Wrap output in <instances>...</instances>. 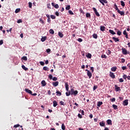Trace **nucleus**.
<instances>
[{
    "label": "nucleus",
    "instance_id": "obj_1",
    "mask_svg": "<svg viewBox=\"0 0 130 130\" xmlns=\"http://www.w3.org/2000/svg\"><path fill=\"white\" fill-rule=\"evenodd\" d=\"M93 11L94 12L95 15H96L98 17H100V14H99V13L98 12V11H97V9H96V8H93Z\"/></svg>",
    "mask_w": 130,
    "mask_h": 130
},
{
    "label": "nucleus",
    "instance_id": "obj_2",
    "mask_svg": "<svg viewBox=\"0 0 130 130\" xmlns=\"http://www.w3.org/2000/svg\"><path fill=\"white\" fill-rule=\"evenodd\" d=\"M99 2L102 4L103 6H105L104 4H107V0H99Z\"/></svg>",
    "mask_w": 130,
    "mask_h": 130
},
{
    "label": "nucleus",
    "instance_id": "obj_3",
    "mask_svg": "<svg viewBox=\"0 0 130 130\" xmlns=\"http://www.w3.org/2000/svg\"><path fill=\"white\" fill-rule=\"evenodd\" d=\"M122 53L123 54L126 55L127 53V50L125 48H122Z\"/></svg>",
    "mask_w": 130,
    "mask_h": 130
},
{
    "label": "nucleus",
    "instance_id": "obj_4",
    "mask_svg": "<svg viewBox=\"0 0 130 130\" xmlns=\"http://www.w3.org/2000/svg\"><path fill=\"white\" fill-rule=\"evenodd\" d=\"M128 100H125L123 102V105L124 106H126V105H128Z\"/></svg>",
    "mask_w": 130,
    "mask_h": 130
},
{
    "label": "nucleus",
    "instance_id": "obj_5",
    "mask_svg": "<svg viewBox=\"0 0 130 130\" xmlns=\"http://www.w3.org/2000/svg\"><path fill=\"white\" fill-rule=\"evenodd\" d=\"M123 78L124 79V80H126V79H127V80L130 81V76H127L126 75H123Z\"/></svg>",
    "mask_w": 130,
    "mask_h": 130
},
{
    "label": "nucleus",
    "instance_id": "obj_6",
    "mask_svg": "<svg viewBox=\"0 0 130 130\" xmlns=\"http://www.w3.org/2000/svg\"><path fill=\"white\" fill-rule=\"evenodd\" d=\"M87 76L89 77V79H91L92 77V73L91 72H90V71H87Z\"/></svg>",
    "mask_w": 130,
    "mask_h": 130
},
{
    "label": "nucleus",
    "instance_id": "obj_7",
    "mask_svg": "<svg viewBox=\"0 0 130 130\" xmlns=\"http://www.w3.org/2000/svg\"><path fill=\"white\" fill-rule=\"evenodd\" d=\"M123 35H125L126 39H128V35H127V32H126V30H124L123 32Z\"/></svg>",
    "mask_w": 130,
    "mask_h": 130
},
{
    "label": "nucleus",
    "instance_id": "obj_8",
    "mask_svg": "<svg viewBox=\"0 0 130 130\" xmlns=\"http://www.w3.org/2000/svg\"><path fill=\"white\" fill-rule=\"evenodd\" d=\"M110 77H111V78H112V79L115 78V75H114V73L112 72H110Z\"/></svg>",
    "mask_w": 130,
    "mask_h": 130
},
{
    "label": "nucleus",
    "instance_id": "obj_9",
    "mask_svg": "<svg viewBox=\"0 0 130 130\" xmlns=\"http://www.w3.org/2000/svg\"><path fill=\"white\" fill-rule=\"evenodd\" d=\"M117 12L118 14H120L121 16H124V12L123 11H120V10H118Z\"/></svg>",
    "mask_w": 130,
    "mask_h": 130
},
{
    "label": "nucleus",
    "instance_id": "obj_10",
    "mask_svg": "<svg viewBox=\"0 0 130 130\" xmlns=\"http://www.w3.org/2000/svg\"><path fill=\"white\" fill-rule=\"evenodd\" d=\"M58 81H56L55 82H53L52 83V85L53 86H54V87H57V86H58Z\"/></svg>",
    "mask_w": 130,
    "mask_h": 130
},
{
    "label": "nucleus",
    "instance_id": "obj_11",
    "mask_svg": "<svg viewBox=\"0 0 130 130\" xmlns=\"http://www.w3.org/2000/svg\"><path fill=\"white\" fill-rule=\"evenodd\" d=\"M115 88L116 89V92H118V91H121L120 87H118L117 85H115Z\"/></svg>",
    "mask_w": 130,
    "mask_h": 130
},
{
    "label": "nucleus",
    "instance_id": "obj_12",
    "mask_svg": "<svg viewBox=\"0 0 130 130\" xmlns=\"http://www.w3.org/2000/svg\"><path fill=\"white\" fill-rule=\"evenodd\" d=\"M78 94V91L75 90L73 92L71 93V95H74V96H77Z\"/></svg>",
    "mask_w": 130,
    "mask_h": 130
},
{
    "label": "nucleus",
    "instance_id": "obj_13",
    "mask_svg": "<svg viewBox=\"0 0 130 130\" xmlns=\"http://www.w3.org/2000/svg\"><path fill=\"white\" fill-rule=\"evenodd\" d=\"M41 84H42L43 87L46 86V82H45V80L42 81Z\"/></svg>",
    "mask_w": 130,
    "mask_h": 130
},
{
    "label": "nucleus",
    "instance_id": "obj_14",
    "mask_svg": "<svg viewBox=\"0 0 130 130\" xmlns=\"http://www.w3.org/2000/svg\"><path fill=\"white\" fill-rule=\"evenodd\" d=\"M58 36H59V37H60V38H62L63 37V34H62V32L60 31L58 32Z\"/></svg>",
    "mask_w": 130,
    "mask_h": 130
},
{
    "label": "nucleus",
    "instance_id": "obj_15",
    "mask_svg": "<svg viewBox=\"0 0 130 130\" xmlns=\"http://www.w3.org/2000/svg\"><path fill=\"white\" fill-rule=\"evenodd\" d=\"M109 32L112 34V35H115V34H116V33H115V32H114V31L111 30V29H110L109 30Z\"/></svg>",
    "mask_w": 130,
    "mask_h": 130
},
{
    "label": "nucleus",
    "instance_id": "obj_16",
    "mask_svg": "<svg viewBox=\"0 0 130 130\" xmlns=\"http://www.w3.org/2000/svg\"><path fill=\"white\" fill-rule=\"evenodd\" d=\"M25 91L27 93H28V94H32V91H31L30 89H25Z\"/></svg>",
    "mask_w": 130,
    "mask_h": 130
},
{
    "label": "nucleus",
    "instance_id": "obj_17",
    "mask_svg": "<svg viewBox=\"0 0 130 130\" xmlns=\"http://www.w3.org/2000/svg\"><path fill=\"white\" fill-rule=\"evenodd\" d=\"M53 104L54 107H56V106H57V102H56V101H54L53 102Z\"/></svg>",
    "mask_w": 130,
    "mask_h": 130
},
{
    "label": "nucleus",
    "instance_id": "obj_18",
    "mask_svg": "<svg viewBox=\"0 0 130 130\" xmlns=\"http://www.w3.org/2000/svg\"><path fill=\"white\" fill-rule=\"evenodd\" d=\"M112 39L115 41V42H118V41H119V39H118V38H117L113 37Z\"/></svg>",
    "mask_w": 130,
    "mask_h": 130
},
{
    "label": "nucleus",
    "instance_id": "obj_19",
    "mask_svg": "<svg viewBox=\"0 0 130 130\" xmlns=\"http://www.w3.org/2000/svg\"><path fill=\"white\" fill-rule=\"evenodd\" d=\"M107 122L108 123V124L111 125L112 124V122L111 121V120L109 119L107 121Z\"/></svg>",
    "mask_w": 130,
    "mask_h": 130
},
{
    "label": "nucleus",
    "instance_id": "obj_20",
    "mask_svg": "<svg viewBox=\"0 0 130 130\" xmlns=\"http://www.w3.org/2000/svg\"><path fill=\"white\" fill-rule=\"evenodd\" d=\"M65 87H66V91H69V84H68V83H65Z\"/></svg>",
    "mask_w": 130,
    "mask_h": 130
},
{
    "label": "nucleus",
    "instance_id": "obj_21",
    "mask_svg": "<svg viewBox=\"0 0 130 130\" xmlns=\"http://www.w3.org/2000/svg\"><path fill=\"white\" fill-rule=\"evenodd\" d=\"M117 69V68H116V67H112L111 70L112 72H116Z\"/></svg>",
    "mask_w": 130,
    "mask_h": 130
},
{
    "label": "nucleus",
    "instance_id": "obj_22",
    "mask_svg": "<svg viewBox=\"0 0 130 130\" xmlns=\"http://www.w3.org/2000/svg\"><path fill=\"white\" fill-rule=\"evenodd\" d=\"M102 104H103V103L102 102H99L97 104V106H98V107H100V106H101Z\"/></svg>",
    "mask_w": 130,
    "mask_h": 130
},
{
    "label": "nucleus",
    "instance_id": "obj_23",
    "mask_svg": "<svg viewBox=\"0 0 130 130\" xmlns=\"http://www.w3.org/2000/svg\"><path fill=\"white\" fill-rule=\"evenodd\" d=\"M100 125L101 126H105V123H104L103 121L100 122Z\"/></svg>",
    "mask_w": 130,
    "mask_h": 130
},
{
    "label": "nucleus",
    "instance_id": "obj_24",
    "mask_svg": "<svg viewBox=\"0 0 130 130\" xmlns=\"http://www.w3.org/2000/svg\"><path fill=\"white\" fill-rule=\"evenodd\" d=\"M22 68L23 69V70H24V71H28V68L25 67V66L24 65L22 66Z\"/></svg>",
    "mask_w": 130,
    "mask_h": 130
},
{
    "label": "nucleus",
    "instance_id": "obj_25",
    "mask_svg": "<svg viewBox=\"0 0 130 130\" xmlns=\"http://www.w3.org/2000/svg\"><path fill=\"white\" fill-rule=\"evenodd\" d=\"M49 33H50V34L53 35V34H54V30H53V29H51L49 30Z\"/></svg>",
    "mask_w": 130,
    "mask_h": 130
},
{
    "label": "nucleus",
    "instance_id": "obj_26",
    "mask_svg": "<svg viewBox=\"0 0 130 130\" xmlns=\"http://www.w3.org/2000/svg\"><path fill=\"white\" fill-rule=\"evenodd\" d=\"M45 40H46V37H43L42 38H41V41L42 42H44V41H45Z\"/></svg>",
    "mask_w": 130,
    "mask_h": 130
},
{
    "label": "nucleus",
    "instance_id": "obj_27",
    "mask_svg": "<svg viewBox=\"0 0 130 130\" xmlns=\"http://www.w3.org/2000/svg\"><path fill=\"white\" fill-rule=\"evenodd\" d=\"M101 31H105V26H101Z\"/></svg>",
    "mask_w": 130,
    "mask_h": 130
},
{
    "label": "nucleus",
    "instance_id": "obj_28",
    "mask_svg": "<svg viewBox=\"0 0 130 130\" xmlns=\"http://www.w3.org/2000/svg\"><path fill=\"white\" fill-rule=\"evenodd\" d=\"M61 128L62 130L66 129V126L64 125V124L62 123L61 125Z\"/></svg>",
    "mask_w": 130,
    "mask_h": 130
},
{
    "label": "nucleus",
    "instance_id": "obj_29",
    "mask_svg": "<svg viewBox=\"0 0 130 130\" xmlns=\"http://www.w3.org/2000/svg\"><path fill=\"white\" fill-rule=\"evenodd\" d=\"M20 11H21V9H20V8L16 9L15 10L16 14H18V13H19V12H20Z\"/></svg>",
    "mask_w": 130,
    "mask_h": 130
},
{
    "label": "nucleus",
    "instance_id": "obj_30",
    "mask_svg": "<svg viewBox=\"0 0 130 130\" xmlns=\"http://www.w3.org/2000/svg\"><path fill=\"white\" fill-rule=\"evenodd\" d=\"M86 56L88 58H91V57H92V55L90 53H88Z\"/></svg>",
    "mask_w": 130,
    "mask_h": 130
},
{
    "label": "nucleus",
    "instance_id": "obj_31",
    "mask_svg": "<svg viewBox=\"0 0 130 130\" xmlns=\"http://www.w3.org/2000/svg\"><path fill=\"white\" fill-rule=\"evenodd\" d=\"M112 106L114 109H115V110H116L117 109H118L117 106L115 105H113Z\"/></svg>",
    "mask_w": 130,
    "mask_h": 130
},
{
    "label": "nucleus",
    "instance_id": "obj_32",
    "mask_svg": "<svg viewBox=\"0 0 130 130\" xmlns=\"http://www.w3.org/2000/svg\"><path fill=\"white\" fill-rule=\"evenodd\" d=\"M93 37L95 39H97L98 36H97V34H94L93 35H92Z\"/></svg>",
    "mask_w": 130,
    "mask_h": 130
},
{
    "label": "nucleus",
    "instance_id": "obj_33",
    "mask_svg": "<svg viewBox=\"0 0 130 130\" xmlns=\"http://www.w3.org/2000/svg\"><path fill=\"white\" fill-rule=\"evenodd\" d=\"M117 35H118V36H120V35H121V31L117 30Z\"/></svg>",
    "mask_w": 130,
    "mask_h": 130
},
{
    "label": "nucleus",
    "instance_id": "obj_34",
    "mask_svg": "<svg viewBox=\"0 0 130 130\" xmlns=\"http://www.w3.org/2000/svg\"><path fill=\"white\" fill-rule=\"evenodd\" d=\"M86 16L87 18H90V17H91V14L89 13H87Z\"/></svg>",
    "mask_w": 130,
    "mask_h": 130
},
{
    "label": "nucleus",
    "instance_id": "obj_35",
    "mask_svg": "<svg viewBox=\"0 0 130 130\" xmlns=\"http://www.w3.org/2000/svg\"><path fill=\"white\" fill-rule=\"evenodd\" d=\"M56 93V94H57V95H58L59 96H61V92H60L59 91H57Z\"/></svg>",
    "mask_w": 130,
    "mask_h": 130
},
{
    "label": "nucleus",
    "instance_id": "obj_36",
    "mask_svg": "<svg viewBox=\"0 0 130 130\" xmlns=\"http://www.w3.org/2000/svg\"><path fill=\"white\" fill-rule=\"evenodd\" d=\"M121 6H122V7H124V6H125V4H124V2H123V1H121Z\"/></svg>",
    "mask_w": 130,
    "mask_h": 130
},
{
    "label": "nucleus",
    "instance_id": "obj_37",
    "mask_svg": "<svg viewBox=\"0 0 130 130\" xmlns=\"http://www.w3.org/2000/svg\"><path fill=\"white\" fill-rule=\"evenodd\" d=\"M22 59H23V60H27L28 58H27V56H23L22 58Z\"/></svg>",
    "mask_w": 130,
    "mask_h": 130
},
{
    "label": "nucleus",
    "instance_id": "obj_38",
    "mask_svg": "<svg viewBox=\"0 0 130 130\" xmlns=\"http://www.w3.org/2000/svg\"><path fill=\"white\" fill-rule=\"evenodd\" d=\"M80 12L81 14H82V15H85V12L82 10V9H80Z\"/></svg>",
    "mask_w": 130,
    "mask_h": 130
},
{
    "label": "nucleus",
    "instance_id": "obj_39",
    "mask_svg": "<svg viewBox=\"0 0 130 130\" xmlns=\"http://www.w3.org/2000/svg\"><path fill=\"white\" fill-rule=\"evenodd\" d=\"M40 23H41L42 24H44V21H43V19H42V18L40 19Z\"/></svg>",
    "mask_w": 130,
    "mask_h": 130
},
{
    "label": "nucleus",
    "instance_id": "obj_40",
    "mask_svg": "<svg viewBox=\"0 0 130 130\" xmlns=\"http://www.w3.org/2000/svg\"><path fill=\"white\" fill-rule=\"evenodd\" d=\"M101 57L102 58H107V56H106V55H102Z\"/></svg>",
    "mask_w": 130,
    "mask_h": 130
},
{
    "label": "nucleus",
    "instance_id": "obj_41",
    "mask_svg": "<svg viewBox=\"0 0 130 130\" xmlns=\"http://www.w3.org/2000/svg\"><path fill=\"white\" fill-rule=\"evenodd\" d=\"M70 9H71V6L70 5L67 6L66 8V9L68 10H70Z\"/></svg>",
    "mask_w": 130,
    "mask_h": 130
},
{
    "label": "nucleus",
    "instance_id": "obj_42",
    "mask_svg": "<svg viewBox=\"0 0 130 130\" xmlns=\"http://www.w3.org/2000/svg\"><path fill=\"white\" fill-rule=\"evenodd\" d=\"M71 92H67L66 93V95L67 96H70V95H71Z\"/></svg>",
    "mask_w": 130,
    "mask_h": 130
},
{
    "label": "nucleus",
    "instance_id": "obj_43",
    "mask_svg": "<svg viewBox=\"0 0 130 130\" xmlns=\"http://www.w3.org/2000/svg\"><path fill=\"white\" fill-rule=\"evenodd\" d=\"M54 8H55V9H58V8H59V6H58V4L55 5Z\"/></svg>",
    "mask_w": 130,
    "mask_h": 130
},
{
    "label": "nucleus",
    "instance_id": "obj_44",
    "mask_svg": "<svg viewBox=\"0 0 130 130\" xmlns=\"http://www.w3.org/2000/svg\"><path fill=\"white\" fill-rule=\"evenodd\" d=\"M48 69V68L47 67H43V70H44V71H47Z\"/></svg>",
    "mask_w": 130,
    "mask_h": 130
},
{
    "label": "nucleus",
    "instance_id": "obj_45",
    "mask_svg": "<svg viewBox=\"0 0 130 130\" xmlns=\"http://www.w3.org/2000/svg\"><path fill=\"white\" fill-rule=\"evenodd\" d=\"M69 13L70 14V15H74V13L71 10H69Z\"/></svg>",
    "mask_w": 130,
    "mask_h": 130
},
{
    "label": "nucleus",
    "instance_id": "obj_46",
    "mask_svg": "<svg viewBox=\"0 0 130 130\" xmlns=\"http://www.w3.org/2000/svg\"><path fill=\"white\" fill-rule=\"evenodd\" d=\"M77 40L79 42H82L83 41V39L81 38H79Z\"/></svg>",
    "mask_w": 130,
    "mask_h": 130
},
{
    "label": "nucleus",
    "instance_id": "obj_47",
    "mask_svg": "<svg viewBox=\"0 0 130 130\" xmlns=\"http://www.w3.org/2000/svg\"><path fill=\"white\" fill-rule=\"evenodd\" d=\"M119 81L120 83H123V79L122 78H120Z\"/></svg>",
    "mask_w": 130,
    "mask_h": 130
},
{
    "label": "nucleus",
    "instance_id": "obj_48",
    "mask_svg": "<svg viewBox=\"0 0 130 130\" xmlns=\"http://www.w3.org/2000/svg\"><path fill=\"white\" fill-rule=\"evenodd\" d=\"M19 126H20V125L19 124L15 125L14 126V127L17 128V127H19Z\"/></svg>",
    "mask_w": 130,
    "mask_h": 130
},
{
    "label": "nucleus",
    "instance_id": "obj_49",
    "mask_svg": "<svg viewBox=\"0 0 130 130\" xmlns=\"http://www.w3.org/2000/svg\"><path fill=\"white\" fill-rule=\"evenodd\" d=\"M121 61L122 63H123L125 62V60H124V59H123V58H122L121 60Z\"/></svg>",
    "mask_w": 130,
    "mask_h": 130
},
{
    "label": "nucleus",
    "instance_id": "obj_50",
    "mask_svg": "<svg viewBox=\"0 0 130 130\" xmlns=\"http://www.w3.org/2000/svg\"><path fill=\"white\" fill-rule=\"evenodd\" d=\"M53 81H57V78L56 77H54L52 79Z\"/></svg>",
    "mask_w": 130,
    "mask_h": 130
},
{
    "label": "nucleus",
    "instance_id": "obj_51",
    "mask_svg": "<svg viewBox=\"0 0 130 130\" xmlns=\"http://www.w3.org/2000/svg\"><path fill=\"white\" fill-rule=\"evenodd\" d=\"M9 31L12 32V28L7 30V32H8V33H9Z\"/></svg>",
    "mask_w": 130,
    "mask_h": 130
},
{
    "label": "nucleus",
    "instance_id": "obj_52",
    "mask_svg": "<svg viewBox=\"0 0 130 130\" xmlns=\"http://www.w3.org/2000/svg\"><path fill=\"white\" fill-rule=\"evenodd\" d=\"M4 44V41L1 40L0 41V45H3Z\"/></svg>",
    "mask_w": 130,
    "mask_h": 130
},
{
    "label": "nucleus",
    "instance_id": "obj_53",
    "mask_svg": "<svg viewBox=\"0 0 130 130\" xmlns=\"http://www.w3.org/2000/svg\"><path fill=\"white\" fill-rule=\"evenodd\" d=\"M122 69L123 71H124V70H126V67H125V66H123V67H122Z\"/></svg>",
    "mask_w": 130,
    "mask_h": 130
},
{
    "label": "nucleus",
    "instance_id": "obj_54",
    "mask_svg": "<svg viewBox=\"0 0 130 130\" xmlns=\"http://www.w3.org/2000/svg\"><path fill=\"white\" fill-rule=\"evenodd\" d=\"M115 10H116V11H117V12H118V11H119V9H118V7H117V6L116 5H115Z\"/></svg>",
    "mask_w": 130,
    "mask_h": 130
},
{
    "label": "nucleus",
    "instance_id": "obj_55",
    "mask_svg": "<svg viewBox=\"0 0 130 130\" xmlns=\"http://www.w3.org/2000/svg\"><path fill=\"white\" fill-rule=\"evenodd\" d=\"M40 63L41 66H44V62L43 61L40 62Z\"/></svg>",
    "mask_w": 130,
    "mask_h": 130
},
{
    "label": "nucleus",
    "instance_id": "obj_56",
    "mask_svg": "<svg viewBox=\"0 0 130 130\" xmlns=\"http://www.w3.org/2000/svg\"><path fill=\"white\" fill-rule=\"evenodd\" d=\"M108 55H109V54H111V52L110 51V50H108Z\"/></svg>",
    "mask_w": 130,
    "mask_h": 130
},
{
    "label": "nucleus",
    "instance_id": "obj_57",
    "mask_svg": "<svg viewBox=\"0 0 130 130\" xmlns=\"http://www.w3.org/2000/svg\"><path fill=\"white\" fill-rule=\"evenodd\" d=\"M51 20H50V17H49L48 18V19H47V22H48V23H50V22H51Z\"/></svg>",
    "mask_w": 130,
    "mask_h": 130
},
{
    "label": "nucleus",
    "instance_id": "obj_58",
    "mask_svg": "<svg viewBox=\"0 0 130 130\" xmlns=\"http://www.w3.org/2000/svg\"><path fill=\"white\" fill-rule=\"evenodd\" d=\"M111 102H115V98L111 99Z\"/></svg>",
    "mask_w": 130,
    "mask_h": 130
},
{
    "label": "nucleus",
    "instance_id": "obj_59",
    "mask_svg": "<svg viewBox=\"0 0 130 130\" xmlns=\"http://www.w3.org/2000/svg\"><path fill=\"white\" fill-rule=\"evenodd\" d=\"M17 23H22V19H19L17 21Z\"/></svg>",
    "mask_w": 130,
    "mask_h": 130
},
{
    "label": "nucleus",
    "instance_id": "obj_60",
    "mask_svg": "<svg viewBox=\"0 0 130 130\" xmlns=\"http://www.w3.org/2000/svg\"><path fill=\"white\" fill-rule=\"evenodd\" d=\"M49 78L50 79V80H52V75H49Z\"/></svg>",
    "mask_w": 130,
    "mask_h": 130
},
{
    "label": "nucleus",
    "instance_id": "obj_61",
    "mask_svg": "<svg viewBox=\"0 0 130 130\" xmlns=\"http://www.w3.org/2000/svg\"><path fill=\"white\" fill-rule=\"evenodd\" d=\"M50 51H51V50H50V49H47V52L48 53H49V52H50Z\"/></svg>",
    "mask_w": 130,
    "mask_h": 130
},
{
    "label": "nucleus",
    "instance_id": "obj_62",
    "mask_svg": "<svg viewBox=\"0 0 130 130\" xmlns=\"http://www.w3.org/2000/svg\"><path fill=\"white\" fill-rule=\"evenodd\" d=\"M51 19H55V16L54 15H51Z\"/></svg>",
    "mask_w": 130,
    "mask_h": 130
},
{
    "label": "nucleus",
    "instance_id": "obj_63",
    "mask_svg": "<svg viewBox=\"0 0 130 130\" xmlns=\"http://www.w3.org/2000/svg\"><path fill=\"white\" fill-rule=\"evenodd\" d=\"M60 104H61V105H64V103L62 101H60Z\"/></svg>",
    "mask_w": 130,
    "mask_h": 130
},
{
    "label": "nucleus",
    "instance_id": "obj_64",
    "mask_svg": "<svg viewBox=\"0 0 130 130\" xmlns=\"http://www.w3.org/2000/svg\"><path fill=\"white\" fill-rule=\"evenodd\" d=\"M74 91H75V90L73 88H72L71 90V93H74Z\"/></svg>",
    "mask_w": 130,
    "mask_h": 130
}]
</instances>
